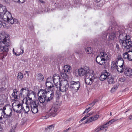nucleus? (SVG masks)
Listing matches in <instances>:
<instances>
[{
    "instance_id": "f257e3e1",
    "label": "nucleus",
    "mask_w": 132,
    "mask_h": 132,
    "mask_svg": "<svg viewBox=\"0 0 132 132\" xmlns=\"http://www.w3.org/2000/svg\"><path fill=\"white\" fill-rule=\"evenodd\" d=\"M0 17L5 21H7L11 24L14 22L19 24L16 19H14L12 16L11 13L8 11L6 6L0 5Z\"/></svg>"
},
{
    "instance_id": "f03ea898",
    "label": "nucleus",
    "mask_w": 132,
    "mask_h": 132,
    "mask_svg": "<svg viewBox=\"0 0 132 132\" xmlns=\"http://www.w3.org/2000/svg\"><path fill=\"white\" fill-rule=\"evenodd\" d=\"M11 43L8 35L4 32L0 33V51L6 53L9 51Z\"/></svg>"
},
{
    "instance_id": "7ed1b4c3",
    "label": "nucleus",
    "mask_w": 132,
    "mask_h": 132,
    "mask_svg": "<svg viewBox=\"0 0 132 132\" xmlns=\"http://www.w3.org/2000/svg\"><path fill=\"white\" fill-rule=\"evenodd\" d=\"M40 95L38 100L40 103L43 104L45 101L48 102L52 99L54 96V94L51 91H47L46 89H42L38 93V95Z\"/></svg>"
},
{
    "instance_id": "20e7f679",
    "label": "nucleus",
    "mask_w": 132,
    "mask_h": 132,
    "mask_svg": "<svg viewBox=\"0 0 132 132\" xmlns=\"http://www.w3.org/2000/svg\"><path fill=\"white\" fill-rule=\"evenodd\" d=\"M110 57L109 54L105 52L100 53L96 58V62L101 65L104 64Z\"/></svg>"
},
{
    "instance_id": "39448f33",
    "label": "nucleus",
    "mask_w": 132,
    "mask_h": 132,
    "mask_svg": "<svg viewBox=\"0 0 132 132\" xmlns=\"http://www.w3.org/2000/svg\"><path fill=\"white\" fill-rule=\"evenodd\" d=\"M25 104L29 105L31 109V111L32 112L35 113L38 111L37 107L39 105L38 101L37 100H36L33 101L31 98L29 100H28L25 102Z\"/></svg>"
},
{
    "instance_id": "423d86ee",
    "label": "nucleus",
    "mask_w": 132,
    "mask_h": 132,
    "mask_svg": "<svg viewBox=\"0 0 132 132\" xmlns=\"http://www.w3.org/2000/svg\"><path fill=\"white\" fill-rule=\"evenodd\" d=\"M96 79L94 71L91 70L90 72L86 75L85 78V83L88 85H91L94 82Z\"/></svg>"
},
{
    "instance_id": "0eeeda50",
    "label": "nucleus",
    "mask_w": 132,
    "mask_h": 132,
    "mask_svg": "<svg viewBox=\"0 0 132 132\" xmlns=\"http://www.w3.org/2000/svg\"><path fill=\"white\" fill-rule=\"evenodd\" d=\"M90 70L88 67H85L83 68H80L78 70L75 71L74 74L77 77L86 76L90 72Z\"/></svg>"
},
{
    "instance_id": "6e6552de",
    "label": "nucleus",
    "mask_w": 132,
    "mask_h": 132,
    "mask_svg": "<svg viewBox=\"0 0 132 132\" xmlns=\"http://www.w3.org/2000/svg\"><path fill=\"white\" fill-rule=\"evenodd\" d=\"M22 104L18 100L15 101L12 104L13 110L17 113H20L22 112Z\"/></svg>"
},
{
    "instance_id": "1a4fd4ad",
    "label": "nucleus",
    "mask_w": 132,
    "mask_h": 132,
    "mask_svg": "<svg viewBox=\"0 0 132 132\" xmlns=\"http://www.w3.org/2000/svg\"><path fill=\"white\" fill-rule=\"evenodd\" d=\"M80 87V84L79 81H71L70 82V87L72 90L75 92H77Z\"/></svg>"
},
{
    "instance_id": "9d476101",
    "label": "nucleus",
    "mask_w": 132,
    "mask_h": 132,
    "mask_svg": "<svg viewBox=\"0 0 132 132\" xmlns=\"http://www.w3.org/2000/svg\"><path fill=\"white\" fill-rule=\"evenodd\" d=\"M128 37L127 38V39L121 44L122 46L127 49L128 51L129 50V49L130 48L132 47V42L130 39V36H128Z\"/></svg>"
},
{
    "instance_id": "9b49d317",
    "label": "nucleus",
    "mask_w": 132,
    "mask_h": 132,
    "mask_svg": "<svg viewBox=\"0 0 132 132\" xmlns=\"http://www.w3.org/2000/svg\"><path fill=\"white\" fill-rule=\"evenodd\" d=\"M71 69V67L68 65H66L63 67V71L65 73L62 72L61 74V77L63 78H64L67 77V75L66 74L69 73L70 70Z\"/></svg>"
},
{
    "instance_id": "f8f14e48",
    "label": "nucleus",
    "mask_w": 132,
    "mask_h": 132,
    "mask_svg": "<svg viewBox=\"0 0 132 132\" xmlns=\"http://www.w3.org/2000/svg\"><path fill=\"white\" fill-rule=\"evenodd\" d=\"M118 60L119 62V63H122V64L121 65H119L117 67L116 69L118 72H119L120 73H122L123 71H124V67L125 66L124 65V62L123 61V60L122 59L121 57L118 58Z\"/></svg>"
},
{
    "instance_id": "ddd939ff",
    "label": "nucleus",
    "mask_w": 132,
    "mask_h": 132,
    "mask_svg": "<svg viewBox=\"0 0 132 132\" xmlns=\"http://www.w3.org/2000/svg\"><path fill=\"white\" fill-rule=\"evenodd\" d=\"M120 35L119 36V42L121 44L125 40L127 39L128 36H129V35H127V34L124 32H120Z\"/></svg>"
},
{
    "instance_id": "4468645a",
    "label": "nucleus",
    "mask_w": 132,
    "mask_h": 132,
    "mask_svg": "<svg viewBox=\"0 0 132 132\" xmlns=\"http://www.w3.org/2000/svg\"><path fill=\"white\" fill-rule=\"evenodd\" d=\"M53 77H50L48 78L47 79L46 83V85L48 89L52 88L54 87L53 84L52 83L53 81Z\"/></svg>"
},
{
    "instance_id": "2eb2a0df",
    "label": "nucleus",
    "mask_w": 132,
    "mask_h": 132,
    "mask_svg": "<svg viewBox=\"0 0 132 132\" xmlns=\"http://www.w3.org/2000/svg\"><path fill=\"white\" fill-rule=\"evenodd\" d=\"M123 57L124 58L127 59L129 61H132V51L130 50H128L123 54Z\"/></svg>"
},
{
    "instance_id": "dca6fc26",
    "label": "nucleus",
    "mask_w": 132,
    "mask_h": 132,
    "mask_svg": "<svg viewBox=\"0 0 132 132\" xmlns=\"http://www.w3.org/2000/svg\"><path fill=\"white\" fill-rule=\"evenodd\" d=\"M11 97L13 100L15 101L18 100H17L20 97V93L16 89L13 90V92L11 95Z\"/></svg>"
},
{
    "instance_id": "f3484780",
    "label": "nucleus",
    "mask_w": 132,
    "mask_h": 132,
    "mask_svg": "<svg viewBox=\"0 0 132 132\" xmlns=\"http://www.w3.org/2000/svg\"><path fill=\"white\" fill-rule=\"evenodd\" d=\"M57 108L56 107L53 106L50 110L49 114L50 116L54 117L57 114Z\"/></svg>"
},
{
    "instance_id": "a211bd4d",
    "label": "nucleus",
    "mask_w": 132,
    "mask_h": 132,
    "mask_svg": "<svg viewBox=\"0 0 132 132\" xmlns=\"http://www.w3.org/2000/svg\"><path fill=\"white\" fill-rule=\"evenodd\" d=\"M109 75V73L107 71L105 70L104 72H103L100 77V79L101 81H104L107 79L108 75Z\"/></svg>"
},
{
    "instance_id": "6ab92c4d",
    "label": "nucleus",
    "mask_w": 132,
    "mask_h": 132,
    "mask_svg": "<svg viewBox=\"0 0 132 132\" xmlns=\"http://www.w3.org/2000/svg\"><path fill=\"white\" fill-rule=\"evenodd\" d=\"M124 73L126 76H132V69L129 68H124Z\"/></svg>"
},
{
    "instance_id": "aec40b11",
    "label": "nucleus",
    "mask_w": 132,
    "mask_h": 132,
    "mask_svg": "<svg viewBox=\"0 0 132 132\" xmlns=\"http://www.w3.org/2000/svg\"><path fill=\"white\" fill-rule=\"evenodd\" d=\"M106 125H104L103 126H101L96 129L94 132H105L106 130Z\"/></svg>"
},
{
    "instance_id": "412c9836",
    "label": "nucleus",
    "mask_w": 132,
    "mask_h": 132,
    "mask_svg": "<svg viewBox=\"0 0 132 132\" xmlns=\"http://www.w3.org/2000/svg\"><path fill=\"white\" fill-rule=\"evenodd\" d=\"M55 87L58 89V88H59L60 92H64L67 91L68 90V88H65V86L62 87V86H61L59 84H56Z\"/></svg>"
},
{
    "instance_id": "4be33fe9",
    "label": "nucleus",
    "mask_w": 132,
    "mask_h": 132,
    "mask_svg": "<svg viewBox=\"0 0 132 132\" xmlns=\"http://www.w3.org/2000/svg\"><path fill=\"white\" fill-rule=\"evenodd\" d=\"M53 82H54V85L55 86L56 84H59V82L60 77L58 74L54 75L53 76Z\"/></svg>"
},
{
    "instance_id": "5701e85b",
    "label": "nucleus",
    "mask_w": 132,
    "mask_h": 132,
    "mask_svg": "<svg viewBox=\"0 0 132 132\" xmlns=\"http://www.w3.org/2000/svg\"><path fill=\"white\" fill-rule=\"evenodd\" d=\"M62 87L65 86V88H68L69 86V84L68 81L66 80L63 79L61 80L60 82H59V83Z\"/></svg>"
},
{
    "instance_id": "b1692460",
    "label": "nucleus",
    "mask_w": 132,
    "mask_h": 132,
    "mask_svg": "<svg viewBox=\"0 0 132 132\" xmlns=\"http://www.w3.org/2000/svg\"><path fill=\"white\" fill-rule=\"evenodd\" d=\"M99 117V115H96L94 117H90L87 120L85 121V123H87L88 122H90L93 121H95L98 119Z\"/></svg>"
},
{
    "instance_id": "393cba45",
    "label": "nucleus",
    "mask_w": 132,
    "mask_h": 132,
    "mask_svg": "<svg viewBox=\"0 0 132 132\" xmlns=\"http://www.w3.org/2000/svg\"><path fill=\"white\" fill-rule=\"evenodd\" d=\"M35 94L34 92L33 91L31 90H29L28 89V92H27L26 96L27 98L25 99L24 98L23 100L22 101V102H23L24 101H27L28 100H29L30 99V98H30L29 97V96L30 95H34Z\"/></svg>"
},
{
    "instance_id": "a878e982",
    "label": "nucleus",
    "mask_w": 132,
    "mask_h": 132,
    "mask_svg": "<svg viewBox=\"0 0 132 132\" xmlns=\"http://www.w3.org/2000/svg\"><path fill=\"white\" fill-rule=\"evenodd\" d=\"M28 89V88L26 87L22 88L20 92V94L24 97L26 96Z\"/></svg>"
},
{
    "instance_id": "bb28decb",
    "label": "nucleus",
    "mask_w": 132,
    "mask_h": 132,
    "mask_svg": "<svg viewBox=\"0 0 132 132\" xmlns=\"http://www.w3.org/2000/svg\"><path fill=\"white\" fill-rule=\"evenodd\" d=\"M7 98V96L4 95H0V105L3 104L4 102L6 101Z\"/></svg>"
},
{
    "instance_id": "cd10ccee",
    "label": "nucleus",
    "mask_w": 132,
    "mask_h": 132,
    "mask_svg": "<svg viewBox=\"0 0 132 132\" xmlns=\"http://www.w3.org/2000/svg\"><path fill=\"white\" fill-rule=\"evenodd\" d=\"M96 101V100H95L92 103L89 104V105H91L90 107H89L88 108L86 109L85 111L83 113V114H84L86 112L88 113L90 110V109L94 106Z\"/></svg>"
},
{
    "instance_id": "c85d7f7f",
    "label": "nucleus",
    "mask_w": 132,
    "mask_h": 132,
    "mask_svg": "<svg viewBox=\"0 0 132 132\" xmlns=\"http://www.w3.org/2000/svg\"><path fill=\"white\" fill-rule=\"evenodd\" d=\"M6 109V108L5 107H3V109H0V115H1V116H3V117H4L5 115H6L7 116H10V115L6 114L5 111Z\"/></svg>"
},
{
    "instance_id": "c756f323",
    "label": "nucleus",
    "mask_w": 132,
    "mask_h": 132,
    "mask_svg": "<svg viewBox=\"0 0 132 132\" xmlns=\"http://www.w3.org/2000/svg\"><path fill=\"white\" fill-rule=\"evenodd\" d=\"M107 79L108 80V82L109 84H112L114 82L113 78L110 75V73L109 75H108Z\"/></svg>"
},
{
    "instance_id": "7c9ffc66",
    "label": "nucleus",
    "mask_w": 132,
    "mask_h": 132,
    "mask_svg": "<svg viewBox=\"0 0 132 132\" xmlns=\"http://www.w3.org/2000/svg\"><path fill=\"white\" fill-rule=\"evenodd\" d=\"M21 50L22 51V52H21L19 53H18V52H16V53L14 51V48H13V53L15 54V55H16V56H19L20 55H21L24 52V48L22 46H21L20 48Z\"/></svg>"
},
{
    "instance_id": "2f4dec72",
    "label": "nucleus",
    "mask_w": 132,
    "mask_h": 132,
    "mask_svg": "<svg viewBox=\"0 0 132 132\" xmlns=\"http://www.w3.org/2000/svg\"><path fill=\"white\" fill-rule=\"evenodd\" d=\"M116 33L115 32L111 33L110 34L109 36V39L111 40H113L116 38Z\"/></svg>"
},
{
    "instance_id": "473e14b6",
    "label": "nucleus",
    "mask_w": 132,
    "mask_h": 132,
    "mask_svg": "<svg viewBox=\"0 0 132 132\" xmlns=\"http://www.w3.org/2000/svg\"><path fill=\"white\" fill-rule=\"evenodd\" d=\"M26 107L24 108L22 106V112H25L26 113H27L29 111V106H28V105H29L27 104H26Z\"/></svg>"
},
{
    "instance_id": "72a5a7b5",
    "label": "nucleus",
    "mask_w": 132,
    "mask_h": 132,
    "mask_svg": "<svg viewBox=\"0 0 132 132\" xmlns=\"http://www.w3.org/2000/svg\"><path fill=\"white\" fill-rule=\"evenodd\" d=\"M54 125H50L48 127L45 128V130L47 131H52L54 129Z\"/></svg>"
},
{
    "instance_id": "f704fd0d",
    "label": "nucleus",
    "mask_w": 132,
    "mask_h": 132,
    "mask_svg": "<svg viewBox=\"0 0 132 132\" xmlns=\"http://www.w3.org/2000/svg\"><path fill=\"white\" fill-rule=\"evenodd\" d=\"M85 51L86 53L87 54H91L93 51L92 49L90 47L86 48Z\"/></svg>"
},
{
    "instance_id": "c9c22d12",
    "label": "nucleus",
    "mask_w": 132,
    "mask_h": 132,
    "mask_svg": "<svg viewBox=\"0 0 132 132\" xmlns=\"http://www.w3.org/2000/svg\"><path fill=\"white\" fill-rule=\"evenodd\" d=\"M44 77L41 73H39L37 76V79L39 81H42L44 79Z\"/></svg>"
},
{
    "instance_id": "e433bc0d",
    "label": "nucleus",
    "mask_w": 132,
    "mask_h": 132,
    "mask_svg": "<svg viewBox=\"0 0 132 132\" xmlns=\"http://www.w3.org/2000/svg\"><path fill=\"white\" fill-rule=\"evenodd\" d=\"M118 119H112V120H111L110 121H109L106 124H105V125H106V128L107 127L108 125V126H109V125H111V124H112L113 122H114L115 121H117V120H118Z\"/></svg>"
},
{
    "instance_id": "4c0bfd02",
    "label": "nucleus",
    "mask_w": 132,
    "mask_h": 132,
    "mask_svg": "<svg viewBox=\"0 0 132 132\" xmlns=\"http://www.w3.org/2000/svg\"><path fill=\"white\" fill-rule=\"evenodd\" d=\"M23 78V74L21 72H19L18 74L17 79L19 80H21Z\"/></svg>"
},
{
    "instance_id": "58836bf2",
    "label": "nucleus",
    "mask_w": 132,
    "mask_h": 132,
    "mask_svg": "<svg viewBox=\"0 0 132 132\" xmlns=\"http://www.w3.org/2000/svg\"><path fill=\"white\" fill-rule=\"evenodd\" d=\"M118 58L117 59V60H116V62H115L114 61H113L112 62V65L113 67V68H114L116 67V68L117 67V64H118V63L119 62L118 61Z\"/></svg>"
},
{
    "instance_id": "ea45409f",
    "label": "nucleus",
    "mask_w": 132,
    "mask_h": 132,
    "mask_svg": "<svg viewBox=\"0 0 132 132\" xmlns=\"http://www.w3.org/2000/svg\"><path fill=\"white\" fill-rule=\"evenodd\" d=\"M50 117L49 114L47 113L45 116H43L41 117L42 119H47Z\"/></svg>"
},
{
    "instance_id": "a19ab883",
    "label": "nucleus",
    "mask_w": 132,
    "mask_h": 132,
    "mask_svg": "<svg viewBox=\"0 0 132 132\" xmlns=\"http://www.w3.org/2000/svg\"><path fill=\"white\" fill-rule=\"evenodd\" d=\"M4 55L2 53H0V59H2L4 58Z\"/></svg>"
},
{
    "instance_id": "79ce46f5",
    "label": "nucleus",
    "mask_w": 132,
    "mask_h": 132,
    "mask_svg": "<svg viewBox=\"0 0 132 132\" xmlns=\"http://www.w3.org/2000/svg\"><path fill=\"white\" fill-rule=\"evenodd\" d=\"M117 86H116V87H114L113 88H112L111 89V92H113L117 88Z\"/></svg>"
},
{
    "instance_id": "37998d69",
    "label": "nucleus",
    "mask_w": 132,
    "mask_h": 132,
    "mask_svg": "<svg viewBox=\"0 0 132 132\" xmlns=\"http://www.w3.org/2000/svg\"><path fill=\"white\" fill-rule=\"evenodd\" d=\"M92 114L91 113H89L88 114H87L86 116H85L84 117H85L86 119L87 117H89L90 115H92Z\"/></svg>"
},
{
    "instance_id": "c03bdc74",
    "label": "nucleus",
    "mask_w": 132,
    "mask_h": 132,
    "mask_svg": "<svg viewBox=\"0 0 132 132\" xmlns=\"http://www.w3.org/2000/svg\"><path fill=\"white\" fill-rule=\"evenodd\" d=\"M16 2L18 3L21 4L23 3L24 2V1L21 2L20 1H17Z\"/></svg>"
},
{
    "instance_id": "a18cd8bd",
    "label": "nucleus",
    "mask_w": 132,
    "mask_h": 132,
    "mask_svg": "<svg viewBox=\"0 0 132 132\" xmlns=\"http://www.w3.org/2000/svg\"><path fill=\"white\" fill-rule=\"evenodd\" d=\"M15 128H12L10 130L9 132H15Z\"/></svg>"
},
{
    "instance_id": "49530a36",
    "label": "nucleus",
    "mask_w": 132,
    "mask_h": 132,
    "mask_svg": "<svg viewBox=\"0 0 132 132\" xmlns=\"http://www.w3.org/2000/svg\"><path fill=\"white\" fill-rule=\"evenodd\" d=\"M85 117H84L83 118H82L81 120H80V121H82L84 120H85L86 119Z\"/></svg>"
},
{
    "instance_id": "de8ad7c7",
    "label": "nucleus",
    "mask_w": 132,
    "mask_h": 132,
    "mask_svg": "<svg viewBox=\"0 0 132 132\" xmlns=\"http://www.w3.org/2000/svg\"><path fill=\"white\" fill-rule=\"evenodd\" d=\"M70 129V128H68L66 129L65 130L64 132H67V131Z\"/></svg>"
},
{
    "instance_id": "09e8293b",
    "label": "nucleus",
    "mask_w": 132,
    "mask_h": 132,
    "mask_svg": "<svg viewBox=\"0 0 132 132\" xmlns=\"http://www.w3.org/2000/svg\"><path fill=\"white\" fill-rule=\"evenodd\" d=\"M129 119L131 120L132 119V115H131L129 117Z\"/></svg>"
},
{
    "instance_id": "8fccbe9b",
    "label": "nucleus",
    "mask_w": 132,
    "mask_h": 132,
    "mask_svg": "<svg viewBox=\"0 0 132 132\" xmlns=\"http://www.w3.org/2000/svg\"><path fill=\"white\" fill-rule=\"evenodd\" d=\"M34 27L33 26H32V27H31V28H30V27L29 28V29H30L31 30H32L34 29Z\"/></svg>"
},
{
    "instance_id": "3c124183",
    "label": "nucleus",
    "mask_w": 132,
    "mask_h": 132,
    "mask_svg": "<svg viewBox=\"0 0 132 132\" xmlns=\"http://www.w3.org/2000/svg\"><path fill=\"white\" fill-rule=\"evenodd\" d=\"M2 128L1 127H0V132L2 131Z\"/></svg>"
},
{
    "instance_id": "603ef678",
    "label": "nucleus",
    "mask_w": 132,
    "mask_h": 132,
    "mask_svg": "<svg viewBox=\"0 0 132 132\" xmlns=\"http://www.w3.org/2000/svg\"><path fill=\"white\" fill-rule=\"evenodd\" d=\"M2 116H1V117H0V120H1L3 118L2 117Z\"/></svg>"
},
{
    "instance_id": "864d4df0",
    "label": "nucleus",
    "mask_w": 132,
    "mask_h": 132,
    "mask_svg": "<svg viewBox=\"0 0 132 132\" xmlns=\"http://www.w3.org/2000/svg\"><path fill=\"white\" fill-rule=\"evenodd\" d=\"M40 2L42 3H44V2L43 1H40Z\"/></svg>"
},
{
    "instance_id": "5fc2aeb1",
    "label": "nucleus",
    "mask_w": 132,
    "mask_h": 132,
    "mask_svg": "<svg viewBox=\"0 0 132 132\" xmlns=\"http://www.w3.org/2000/svg\"><path fill=\"white\" fill-rule=\"evenodd\" d=\"M112 115V113L111 112H110V116H111Z\"/></svg>"
},
{
    "instance_id": "6e6d98bb",
    "label": "nucleus",
    "mask_w": 132,
    "mask_h": 132,
    "mask_svg": "<svg viewBox=\"0 0 132 132\" xmlns=\"http://www.w3.org/2000/svg\"><path fill=\"white\" fill-rule=\"evenodd\" d=\"M60 96V94H58V96L59 97V96Z\"/></svg>"
},
{
    "instance_id": "4d7b16f0",
    "label": "nucleus",
    "mask_w": 132,
    "mask_h": 132,
    "mask_svg": "<svg viewBox=\"0 0 132 132\" xmlns=\"http://www.w3.org/2000/svg\"><path fill=\"white\" fill-rule=\"evenodd\" d=\"M7 55V53L5 55V56H6Z\"/></svg>"
},
{
    "instance_id": "13d9d810",
    "label": "nucleus",
    "mask_w": 132,
    "mask_h": 132,
    "mask_svg": "<svg viewBox=\"0 0 132 132\" xmlns=\"http://www.w3.org/2000/svg\"><path fill=\"white\" fill-rule=\"evenodd\" d=\"M26 73H27V72H28L27 71H26Z\"/></svg>"
},
{
    "instance_id": "bf43d9fd",
    "label": "nucleus",
    "mask_w": 132,
    "mask_h": 132,
    "mask_svg": "<svg viewBox=\"0 0 132 132\" xmlns=\"http://www.w3.org/2000/svg\"><path fill=\"white\" fill-rule=\"evenodd\" d=\"M52 88V89H53V88H54V87H53V88Z\"/></svg>"
},
{
    "instance_id": "052dcab7",
    "label": "nucleus",
    "mask_w": 132,
    "mask_h": 132,
    "mask_svg": "<svg viewBox=\"0 0 132 132\" xmlns=\"http://www.w3.org/2000/svg\"><path fill=\"white\" fill-rule=\"evenodd\" d=\"M11 112H10V114H11Z\"/></svg>"
}]
</instances>
